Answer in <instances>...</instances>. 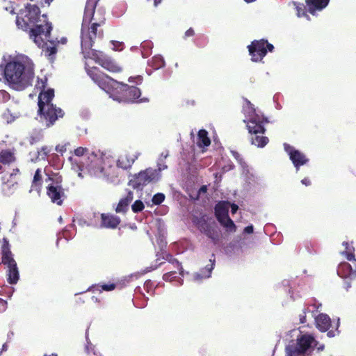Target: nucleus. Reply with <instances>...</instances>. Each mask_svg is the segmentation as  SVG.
Returning <instances> with one entry per match:
<instances>
[{
    "instance_id": "1",
    "label": "nucleus",
    "mask_w": 356,
    "mask_h": 356,
    "mask_svg": "<svg viewBox=\"0 0 356 356\" xmlns=\"http://www.w3.org/2000/svg\"><path fill=\"white\" fill-rule=\"evenodd\" d=\"M86 70L90 79L114 100L127 104L149 102L147 97L140 98L141 91L138 88L117 81L97 67H86Z\"/></svg>"
},
{
    "instance_id": "2",
    "label": "nucleus",
    "mask_w": 356,
    "mask_h": 356,
    "mask_svg": "<svg viewBox=\"0 0 356 356\" xmlns=\"http://www.w3.org/2000/svg\"><path fill=\"white\" fill-rule=\"evenodd\" d=\"M106 19L103 18L93 22L90 25L81 26V47L84 58H91L105 70L116 73L121 71L115 61L104 52L92 49L94 44L103 39L104 30L102 26L105 24Z\"/></svg>"
},
{
    "instance_id": "3",
    "label": "nucleus",
    "mask_w": 356,
    "mask_h": 356,
    "mask_svg": "<svg viewBox=\"0 0 356 356\" xmlns=\"http://www.w3.org/2000/svg\"><path fill=\"white\" fill-rule=\"evenodd\" d=\"M39 6L36 3H27L16 17L17 26L28 31L30 38L36 45L42 44V39H46L53 29L47 15H40Z\"/></svg>"
},
{
    "instance_id": "4",
    "label": "nucleus",
    "mask_w": 356,
    "mask_h": 356,
    "mask_svg": "<svg viewBox=\"0 0 356 356\" xmlns=\"http://www.w3.org/2000/svg\"><path fill=\"white\" fill-rule=\"evenodd\" d=\"M4 75L13 89L23 90L32 85L34 64L27 56L17 57L6 64Z\"/></svg>"
},
{
    "instance_id": "5",
    "label": "nucleus",
    "mask_w": 356,
    "mask_h": 356,
    "mask_svg": "<svg viewBox=\"0 0 356 356\" xmlns=\"http://www.w3.org/2000/svg\"><path fill=\"white\" fill-rule=\"evenodd\" d=\"M54 97V89L49 88L45 92L39 93L38 114L40 121L44 122L47 127L54 124L59 118H62L65 113L60 108L51 103Z\"/></svg>"
},
{
    "instance_id": "6",
    "label": "nucleus",
    "mask_w": 356,
    "mask_h": 356,
    "mask_svg": "<svg viewBox=\"0 0 356 356\" xmlns=\"http://www.w3.org/2000/svg\"><path fill=\"white\" fill-rule=\"evenodd\" d=\"M251 112L249 114L246 122V126L249 133L254 134L251 138L252 145L258 147H264L268 143L269 140L266 136H259L258 134H264L266 129L264 124L267 123L268 119L262 115L256 113L255 109L251 107Z\"/></svg>"
},
{
    "instance_id": "7",
    "label": "nucleus",
    "mask_w": 356,
    "mask_h": 356,
    "mask_svg": "<svg viewBox=\"0 0 356 356\" xmlns=\"http://www.w3.org/2000/svg\"><path fill=\"white\" fill-rule=\"evenodd\" d=\"M102 159L95 154H92L88 156L86 162L76 161L73 163V168L75 169L76 167L77 170L79 171L78 175L83 177L82 173L88 172L90 176L95 177H106L104 173V168L102 165Z\"/></svg>"
},
{
    "instance_id": "8",
    "label": "nucleus",
    "mask_w": 356,
    "mask_h": 356,
    "mask_svg": "<svg viewBox=\"0 0 356 356\" xmlns=\"http://www.w3.org/2000/svg\"><path fill=\"white\" fill-rule=\"evenodd\" d=\"M315 339L310 334H302L297 338L296 343L289 345L285 348L286 356H298L300 354H307L313 350Z\"/></svg>"
},
{
    "instance_id": "9",
    "label": "nucleus",
    "mask_w": 356,
    "mask_h": 356,
    "mask_svg": "<svg viewBox=\"0 0 356 356\" xmlns=\"http://www.w3.org/2000/svg\"><path fill=\"white\" fill-rule=\"evenodd\" d=\"M157 181V170L149 168L135 175L129 181V184L134 189L142 190L144 186H147L150 182Z\"/></svg>"
},
{
    "instance_id": "10",
    "label": "nucleus",
    "mask_w": 356,
    "mask_h": 356,
    "mask_svg": "<svg viewBox=\"0 0 356 356\" xmlns=\"http://www.w3.org/2000/svg\"><path fill=\"white\" fill-rule=\"evenodd\" d=\"M248 48L251 56V60L253 62H259L264 58L268 51H273L274 46L268 43L266 40L261 39L252 41Z\"/></svg>"
},
{
    "instance_id": "11",
    "label": "nucleus",
    "mask_w": 356,
    "mask_h": 356,
    "mask_svg": "<svg viewBox=\"0 0 356 356\" xmlns=\"http://www.w3.org/2000/svg\"><path fill=\"white\" fill-rule=\"evenodd\" d=\"M47 195L51 201L58 206L63 204L66 198L64 189L58 182L51 183L47 187Z\"/></svg>"
},
{
    "instance_id": "12",
    "label": "nucleus",
    "mask_w": 356,
    "mask_h": 356,
    "mask_svg": "<svg viewBox=\"0 0 356 356\" xmlns=\"http://www.w3.org/2000/svg\"><path fill=\"white\" fill-rule=\"evenodd\" d=\"M284 149L288 153L289 159L295 166L296 171L299 170L301 165L307 164L309 161V159L303 153L289 145L285 144Z\"/></svg>"
},
{
    "instance_id": "13",
    "label": "nucleus",
    "mask_w": 356,
    "mask_h": 356,
    "mask_svg": "<svg viewBox=\"0 0 356 356\" xmlns=\"http://www.w3.org/2000/svg\"><path fill=\"white\" fill-rule=\"evenodd\" d=\"M98 1L99 0H87L81 26L90 25L93 22H97L105 18L104 17L102 18L95 17V9Z\"/></svg>"
},
{
    "instance_id": "14",
    "label": "nucleus",
    "mask_w": 356,
    "mask_h": 356,
    "mask_svg": "<svg viewBox=\"0 0 356 356\" xmlns=\"http://www.w3.org/2000/svg\"><path fill=\"white\" fill-rule=\"evenodd\" d=\"M51 33L48 35L46 39H42L43 44L41 45H37L38 47H41L44 51L45 56L51 61L55 58L57 53V47L59 43L58 41L50 40Z\"/></svg>"
},
{
    "instance_id": "15",
    "label": "nucleus",
    "mask_w": 356,
    "mask_h": 356,
    "mask_svg": "<svg viewBox=\"0 0 356 356\" xmlns=\"http://www.w3.org/2000/svg\"><path fill=\"white\" fill-rule=\"evenodd\" d=\"M198 227L200 232L204 233L208 238H211L215 245L218 243L220 236L214 225L209 223L206 220H203L199 223Z\"/></svg>"
},
{
    "instance_id": "16",
    "label": "nucleus",
    "mask_w": 356,
    "mask_h": 356,
    "mask_svg": "<svg viewBox=\"0 0 356 356\" xmlns=\"http://www.w3.org/2000/svg\"><path fill=\"white\" fill-rule=\"evenodd\" d=\"M3 264L6 266L8 268L6 271L8 282L10 284H16L19 280V273L15 260L14 259H10L8 261Z\"/></svg>"
},
{
    "instance_id": "17",
    "label": "nucleus",
    "mask_w": 356,
    "mask_h": 356,
    "mask_svg": "<svg viewBox=\"0 0 356 356\" xmlns=\"http://www.w3.org/2000/svg\"><path fill=\"white\" fill-rule=\"evenodd\" d=\"M120 217L111 213L101 214V227L108 229H115L120 225Z\"/></svg>"
},
{
    "instance_id": "18",
    "label": "nucleus",
    "mask_w": 356,
    "mask_h": 356,
    "mask_svg": "<svg viewBox=\"0 0 356 356\" xmlns=\"http://www.w3.org/2000/svg\"><path fill=\"white\" fill-rule=\"evenodd\" d=\"M330 0H305L308 13L315 15L317 11H321L327 7Z\"/></svg>"
},
{
    "instance_id": "19",
    "label": "nucleus",
    "mask_w": 356,
    "mask_h": 356,
    "mask_svg": "<svg viewBox=\"0 0 356 356\" xmlns=\"http://www.w3.org/2000/svg\"><path fill=\"white\" fill-rule=\"evenodd\" d=\"M230 203L227 201L219 202L215 207V216L217 220L222 221L225 218L229 217V208Z\"/></svg>"
},
{
    "instance_id": "20",
    "label": "nucleus",
    "mask_w": 356,
    "mask_h": 356,
    "mask_svg": "<svg viewBox=\"0 0 356 356\" xmlns=\"http://www.w3.org/2000/svg\"><path fill=\"white\" fill-rule=\"evenodd\" d=\"M316 327L321 332L327 331L331 327V320L328 315L320 314L315 318Z\"/></svg>"
},
{
    "instance_id": "21",
    "label": "nucleus",
    "mask_w": 356,
    "mask_h": 356,
    "mask_svg": "<svg viewBox=\"0 0 356 356\" xmlns=\"http://www.w3.org/2000/svg\"><path fill=\"white\" fill-rule=\"evenodd\" d=\"M16 157L13 150L10 149H3L0 150V162L4 165H10L15 162Z\"/></svg>"
},
{
    "instance_id": "22",
    "label": "nucleus",
    "mask_w": 356,
    "mask_h": 356,
    "mask_svg": "<svg viewBox=\"0 0 356 356\" xmlns=\"http://www.w3.org/2000/svg\"><path fill=\"white\" fill-rule=\"evenodd\" d=\"M133 199V192L131 191H128L126 196L119 201V203L117 205V207L115 208V211L117 213H125L127 211L128 207L129 204L132 202Z\"/></svg>"
},
{
    "instance_id": "23",
    "label": "nucleus",
    "mask_w": 356,
    "mask_h": 356,
    "mask_svg": "<svg viewBox=\"0 0 356 356\" xmlns=\"http://www.w3.org/2000/svg\"><path fill=\"white\" fill-rule=\"evenodd\" d=\"M215 254H212L211 258L209 259V264H207L204 268L200 270L199 273H197L195 277L197 279L208 278L211 277V272L215 265Z\"/></svg>"
},
{
    "instance_id": "24",
    "label": "nucleus",
    "mask_w": 356,
    "mask_h": 356,
    "mask_svg": "<svg viewBox=\"0 0 356 356\" xmlns=\"http://www.w3.org/2000/svg\"><path fill=\"white\" fill-rule=\"evenodd\" d=\"M42 172L40 168H38L34 174L33 179L31 184V190L40 193L42 189L43 178Z\"/></svg>"
},
{
    "instance_id": "25",
    "label": "nucleus",
    "mask_w": 356,
    "mask_h": 356,
    "mask_svg": "<svg viewBox=\"0 0 356 356\" xmlns=\"http://www.w3.org/2000/svg\"><path fill=\"white\" fill-rule=\"evenodd\" d=\"M211 144V140L208 136V132L205 129H200L197 134V145L200 147H208Z\"/></svg>"
},
{
    "instance_id": "26",
    "label": "nucleus",
    "mask_w": 356,
    "mask_h": 356,
    "mask_svg": "<svg viewBox=\"0 0 356 356\" xmlns=\"http://www.w3.org/2000/svg\"><path fill=\"white\" fill-rule=\"evenodd\" d=\"M1 261L5 263L10 259H13L12 252L10 250V244L6 238H3L1 245Z\"/></svg>"
},
{
    "instance_id": "27",
    "label": "nucleus",
    "mask_w": 356,
    "mask_h": 356,
    "mask_svg": "<svg viewBox=\"0 0 356 356\" xmlns=\"http://www.w3.org/2000/svg\"><path fill=\"white\" fill-rule=\"evenodd\" d=\"M353 273L351 265L348 262L341 263L337 269V274L341 277H348Z\"/></svg>"
},
{
    "instance_id": "28",
    "label": "nucleus",
    "mask_w": 356,
    "mask_h": 356,
    "mask_svg": "<svg viewBox=\"0 0 356 356\" xmlns=\"http://www.w3.org/2000/svg\"><path fill=\"white\" fill-rule=\"evenodd\" d=\"M19 172V170L18 168H15L13 170V172L8 175H5L1 177V181L3 184H9L10 186H14L17 184V181L15 180V177Z\"/></svg>"
},
{
    "instance_id": "29",
    "label": "nucleus",
    "mask_w": 356,
    "mask_h": 356,
    "mask_svg": "<svg viewBox=\"0 0 356 356\" xmlns=\"http://www.w3.org/2000/svg\"><path fill=\"white\" fill-rule=\"evenodd\" d=\"M174 268L179 270L180 275H183L184 270L181 266V264L175 258H174L171 254H167L165 259Z\"/></svg>"
},
{
    "instance_id": "30",
    "label": "nucleus",
    "mask_w": 356,
    "mask_h": 356,
    "mask_svg": "<svg viewBox=\"0 0 356 356\" xmlns=\"http://www.w3.org/2000/svg\"><path fill=\"white\" fill-rule=\"evenodd\" d=\"M293 4L296 7V9L297 10V15L298 17H307V18H309V16L307 14V13L308 12L307 4L304 5L303 3H300L296 1H293Z\"/></svg>"
},
{
    "instance_id": "31",
    "label": "nucleus",
    "mask_w": 356,
    "mask_h": 356,
    "mask_svg": "<svg viewBox=\"0 0 356 356\" xmlns=\"http://www.w3.org/2000/svg\"><path fill=\"white\" fill-rule=\"evenodd\" d=\"M221 225L225 227L227 231L230 232H235L236 229V227L233 222V220L229 217L225 218V219L222 220V221H219Z\"/></svg>"
},
{
    "instance_id": "32",
    "label": "nucleus",
    "mask_w": 356,
    "mask_h": 356,
    "mask_svg": "<svg viewBox=\"0 0 356 356\" xmlns=\"http://www.w3.org/2000/svg\"><path fill=\"white\" fill-rule=\"evenodd\" d=\"M134 162V159L129 161L127 156H120V158L118 160L117 165L119 168L126 170L129 168Z\"/></svg>"
},
{
    "instance_id": "33",
    "label": "nucleus",
    "mask_w": 356,
    "mask_h": 356,
    "mask_svg": "<svg viewBox=\"0 0 356 356\" xmlns=\"http://www.w3.org/2000/svg\"><path fill=\"white\" fill-rule=\"evenodd\" d=\"M151 65L154 69H160L165 66V61L161 56H156L152 58Z\"/></svg>"
},
{
    "instance_id": "34",
    "label": "nucleus",
    "mask_w": 356,
    "mask_h": 356,
    "mask_svg": "<svg viewBox=\"0 0 356 356\" xmlns=\"http://www.w3.org/2000/svg\"><path fill=\"white\" fill-rule=\"evenodd\" d=\"M47 84V78L44 76L42 79H38L37 83L35 85V88L38 90H40V93L45 92L47 91V90H45Z\"/></svg>"
},
{
    "instance_id": "35",
    "label": "nucleus",
    "mask_w": 356,
    "mask_h": 356,
    "mask_svg": "<svg viewBox=\"0 0 356 356\" xmlns=\"http://www.w3.org/2000/svg\"><path fill=\"white\" fill-rule=\"evenodd\" d=\"M93 288H95L99 291H111L114 290L116 288V285L113 283L103 284H99L96 286H94Z\"/></svg>"
},
{
    "instance_id": "36",
    "label": "nucleus",
    "mask_w": 356,
    "mask_h": 356,
    "mask_svg": "<svg viewBox=\"0 0 356 356\" xmlns=\"http://www.w3.org/2000/svg\"><path fill=\"white\" fill-rule=\"evenodd\" d=\"M43 140V134L40 132H35L33 133L29 139V143L31 145H34L38 143L41 142Z\"/></svg>"
},
{
    "instance_id": "37",
    "label": "nucleus",
    "mask_w": 356,
    "mask_h": 356,
    "mask_svg": "<svg viewBox=\"0 0 356 356\" xmlns=\"http://www.w3.org/2000/svg\"><path fill=\"white\" fill-rule=\"evenodd\" d=\"M177 272L176 270L166 272L163 275V280L165 282H172L177 277Z\"/></svg>"
},
{
    "instance_id": "38",
    "label": "nucleus",
    "mask_w": 356,
    "mask_h": 356,
    "mask_svg": "<svg viewBox=\"0 0 356 356\" xmlns=\"http://www.w3.org/2000/svg\"><path fill=\"white\" fill-rule=\"evenodd\" d=\"M145 208L144 204L141 200H136L131 206V209L134 213L142 211Z\"/></svg>"
},
{
    "instance_id": "39",
    "label": "nucleus",
    "mask_w": 356,
    "mask_h": 356,
    "mask_svg": "<svg viewBox=\"0 0 356 356\" xmlns=\"http://www.w3.org/2000/svg\"><path fill=\"white\" fill-rule=\"evenodd\" d=\"M164 200L165 195L161 193H158L153 196L152 201L154 204L159 205L161 204L164 201Z\"/></svg>"
},
{
    "instance_id": "40",
    "label": "nucleus",
    "mask_w": 356,
    "mask_h": 356,
    "mask_svg": "<svg viewBox=\"0 0 356 356\" xmlns=\"http://www.w3.org/2000/svg\"><path fill=\"white\" fill-rule=\"evenodd\" d=\"M144 289L147 293L153 292L155 289L154 283L150 280L145 281L144 284Z\"/></svg>"
},
{
    "instance_id": "41",
    "label": "nucleus",
    "mask_w": 356,
    "mask_h": 356,
    "mask_svg": "<svg viewBox=\"0 0 356 356\" xmlns=\"http://www.w3.org/2000/svg\"><path fill=\"white\" fill-rule=\"evenodd\" d=\"M10 94L7 91L0 90V102H6L10 99Z\"/></svg>"
},
{
    "instance_id": "42",
    "label": "nucleus",
    "mask_w": 356,
    "mask_h": 356,
    "mask_svg": "<svg viewBox=\"0 0 356 356\" xmlns=\"http://www.w3.org/2000/svg\"><path fill=\"white\" fill-rule=\"evenodd\" d=\"M88 152V149L83 147H79L74 150V154L77 156H82Z\"/></svg>"
},
{
    "instance_id": "43",
    "label": "nucleus",
    "mask_w": 356,
    "mask_h": 356,
    "mask_svg": "<svg viewBox=\"0 0 356 356\" xmlns=\"http://www.w3.org/2000/svg\"><path fill=\"white\" fill-rule=\"evenodd\" d=\"M4 3L7 4V5L3 6V9L5 10L8 11L10 14H14L15 13V8H14L12 2H10V1L7 2L6 1H4Z\"/></svg>"
},
{
    "instance_id": "44",
    "label": "nucleus",
    "mask_w": 356,
    "mask_h": 356,
    "mask_svg": "<svg viewBox=\"0 0 356 356\" xmlns=\"http://www.w3.org/2000/svg\"><path fill=\"white\" fill-rule=\"evenodd\" d=\"M3 118L8 122H11L15 120V117L12 115L9 109H6L3 113Z\"/></svg>"
},
{
    "instance_id": "45",
    "label": "nucleus",
    "mask_w": 356,
    "mask_h": 356,
    "mask_svg": "<svg viewBox=\"0 0 356 356\" xmlns=\"http://www.w3.org/2000/svg\"><path fill=\"white\" fill-rule=\"evenodd\" d=\"M69 145V143L65 145H58L56 146V151L57 152L63 154L67 151V146Z\"/></svg>"
},
{
    "instance_id": "46",
    "label": "nucleus",
    "mask_w": 356,
    "mask_h": 356,
    "mask_svg": "<svg viewBox=\"0 0 356 356\" xmlns=\"http://www.w3.org/2000/svg\"><path fill=\"white\" fill-rule=\"evenodd\" d=\"M344 254L346 255V258L347 259V260L356 263L355 254L352 252V251H346L344 252Z\"/></svg>"
},
{
    "instance_id": "47",
    "label": "nucleus",
    "mask_w": 356,
    "mask_h": 356,
    "mask_svg": "<svg viewBox=\"0 0 356 356\" xmlns=\"http://www.w3.org/2000/svg\"><path fill=\"white\" fill-rule=\"evenodd\" d=\"M168 168V165H165V163H158V168L156 169L157 170V172H158V180L160 179L161 177V174L160 172L163 170H165Z\"/></svg>"
},
{
    "instance_id": "48",
    "label": "nucleus",
    "mask_w": 356,
    "mask_h": 356,
    "mask_svg": "<svg viewBox=\"0 0 356 356\" xmlns=\"http://www.w3.org/2000/svg\"><path fill=\"white\" fill-rule=\"evenodd\" d=\"M7 308V302L2 298H0V312L6 311Z\"/></svg>"
},
{
    "instance_id": "49",
    "label": "nucleus",
    "mask_w": 356,
    "mask_h": 356,
    "mask_svg": "<svg viewBox=\"0 0 356 356\" xmlns=\"http://www.w3.org/2000/svg\"><path fill=\"white\" fill-rule=\"evenodd\" d=\"M195 35V31L193 30V28H190L188 29L184 33V38H189V37H192V36H194Z\"/></svg>"
},
{
    "instance_id": "50",
    "label": "nucleus",
    "mask_w": 356,
    "mask_h": 356,
    "mask_svg": "<svg viewBox=\"0 0 356 356\" xmlns=\"http://www.w3.org/2000/svg\"><path fill=\"white\" fill-rule=\"evenodd\" d=\"M134 79H136V83L137 84H140V83H142V81H143V77H142L141 76H138L134 77V78H133V77H130V78L129 79V82H132V81H134Z\"/></svg>"
},
{
    "instance_id": "51",
    "label": "nucleus",
    "mask_w": 356,
    "mask_h": 356,
    "mask_svg": "<svg viewBox=\"0 0 356 356\" xmlns=\"http://www.w3.org/2000/svg\"><path fill=\"white\" fill-rule=\"evenodd\" d=\"M229 207H231V213L232 214H234L237 212L238 209V205H236V204L233 203V204H230Z\"/></svg>"
},
{
    "instance_id": "52",
    "label": "nucleus",
    "mask_w": 356,
    "mask_h": 356,
    "mask_svg": "<svg viewBox=\"0 0 356 356\" xmlns=\"http://www.w3.org/2000/svg\"><path fill=\"white\" fill-rule=\"evenodd\" d=\"M233 156L239 161L240 163H242V158L241 157V155L237 152H232Z\"/></svg>"
},
{
    "instance_id": "53",
    "label": "nucleus",
    "mask_w": 356,
    "mask_h": 356,
    "mask_svg": "<svg viewBox=\"0 0 356 356\" xmlns=\"http://www.w3.org/2000/svg\"><path fill=\"white\" fill-rule=\"evenodd\" d=\"M254 231L252 225H248L244 229V232L246 234H252Z\"/></svg>"
},
{
    "instance_id": "54",
    "label": "nucleus",
    "mask_w": 356,
    "mask_h": 356,
    "mask_svg": "<svg viewBox=\"0 0 356 356\" xmlns=\"http://www.w3.org/2000/svg\"><path fill=\"white\" fill-rule=\"evenodd\" d=\"M41 152H42L43 155L46 156L49 153V149L47 146H43L41 148Z\"/></svg>"
},
{
    "instance_id": "55",
    "label": "nucleus",
    "mask_w": 356,
    "mask_h": 356,
    "mask_svg": "<svg viewBox=\"0 0 356 356\" xmlns=\"http://www.w3.org/2000/svg\"><path fill=\"white\" fill-rule=\"evenodd\" d=\"M301 183L305 185L306 186H308L311 184V181L308 178H304L303 179H302Z\"/></svg>"
},
{
    "instance_id": "56",
    "label": "nucleus",
    "mask_w": 356,
    "mask_h": 356,
    "mask_svg": "<svg viewBox=\"0 0 356 356\" xmlns=\"http://www.w3.org/2000/svg\"><path fill=\"white\" fill-rule=\"evenodd\" d=\"M77 223L81 225V226H83L85 225H88L86 221L83 219V218H78L77 219Z\"/></svg>"
},
{
    "instance_id": "57",
    "label": "nucleus",
    "mask_w": 356,
    "mask_h": 356,
    "mask_svg": "<svg viewBox=\"0 0 356 356\" xmlns=\"http://www.w3.org/2000/svg\"><path fill=\"white\" fill-rule=\"evenodd\" d=\"M7 165H4V164H2L1 162H0V173H2L3 172L6 171V167Z\"/></svg>"
},
{
    "instance_id": "58",
    "label": "nucleus",
    "mask_w": 356,
    "mask_h": 356,
    "mask_svg": "<svg viewBox=\"0 0 356 356\" xmlns=\"http://www.w3.org/2000/svg\"><path fill=\"white\" fill-rule=\"evenodd\" d=\"M343 245L346 248V251H351V250H350V248H349V244L348 242H346V241L343 242Z\"/></svg>"
},
{
    "instance_id": "59",
    "label": "nucleus",
    "mask_w": 356,
    "mask_h": 356,
    "mask_svg": "<svg viewBox=\"0 0 356 356\" xmlns=\"http://www.w3.org/2000/svg\"><path fill=\"white\" fill-rule=\"evenodd\" d=\"M305 318H306L305 312H304V315L303 316H300V322L302 323H304L305 322Z\"/></svg>"
},
{
    "instance_id": "60",
    "label": "nucleus",
    "mask_w": 356,
    "mask_h": 356,
    "mask_svg": "<svg viewBox=\"0 0 356 356\" xmlns=\"http://www.w3.org/2000/svg\"><path fill=\"white\" fill-rule=\"evenodd\" d=\"M165 269L167 270L168 271L175 270V268H174V267L172 268L170 266H166L165 268ZM176 270H177V272L178 271L177 269H176Z\"/></svg>"
},
{
    "instance_id": "61",
    "label": "nucleus",
    "mask_w": 356,
    "mask_h": 356,
    "mask_svg": "<svg viewBox=\"0 0 356 356\" xmlns=\"http://www.w3.org/2000/svg\"><path fill=\"white\" fill-rule=\"evenodd\" d=\"M201 191H207V186H202L201 187Z\"/></svg>"
},
{
    "instance_id": "62",
    "label": "nucleus",
    "mask_w": 356,
    "mask_h": 356,
    "mask_svg": "<svg viewBox=\"0 0 356 356\" xmlns=\"http://www.w3.org/2000/svg\"><path fill=\"white\" fill-rule=\"evenodd\" d=\"M245 2L247 3H252V2H254L256 0H244Z\"/></svg>"
},
{
    "instance_id": "63",
    "label": "nucleus",
    "mask_w": 356,
    "mask_h": 356,
    "mask_svg": "<svg viewBox=\"0 0 356 356\" xmlns=\"http://www.w3.org/2000/svg\"><path fill=\"white\" fill-rule=\"evenodd\" d=\"M327 335H328L329 337H333V336H334V334H333L332 333V332H330H330H328Z\"/></svg>"
},
{
    "instance_id": "64",
    "label": "nucleus",
    "mask_w": 356,
    "mask_h": 356,
    "mask_svg": "<svg viewBox=\"0 0 356 356\" xmlns=\"http://www.w3.org/2000/svg\"><path fill=\"white\" fill-rule=\"evenodd\" d=\"M66 41H67L66 38H63V39H62V43H63V44H64V43H65V42H66Z\"/></svg>"
}]
</instances>
